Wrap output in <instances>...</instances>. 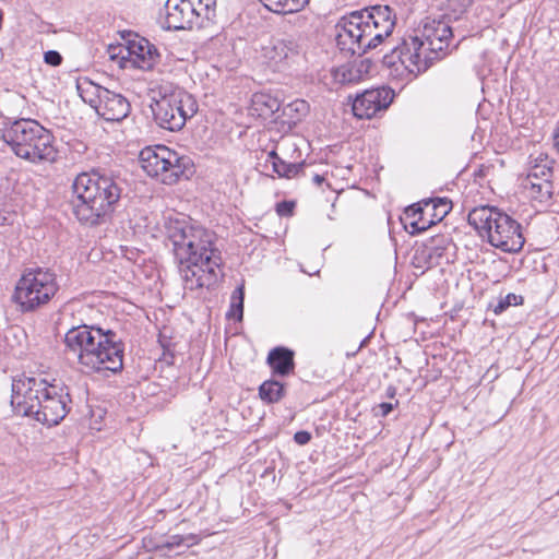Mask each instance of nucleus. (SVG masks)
<instances>
[{"mask_svg": "<svg viewBox=\"0 0 559 559\" xmlns=\"http://www.w3.org/2000/svg\"><path fill=\"white\" fill-rule=\"evenodd\" d=\"M129 51L136 57L138 64L143 70H151L160 58L155 45L143 37L138 41H131L129 45Z\"/></svg>", "mask_w": 559, "mask_h": 559, "instance_id": "f3484780", "label": "nucleus"}, {"mask_svg": "<svg viewBox=\"0 0 559 559\" xmlns=\"http://www.w3.org/2000/svg\"><path fill=\"white\" fill-rule=\"evenodd\" d=\"M295 209V202L293 201H281L276 204V213L280 216H292Z\"/></svg>", "mask_w": 559, "mask_h": 559, "instance_id": "4c0bfd02", "label": "nucleus"}, {"mask_svg": "<svg viewBox=\"0 0 559 559\" xmlns=\"http://www.w3.org/2000/svg\"><path fill=\"white\" fill-rule=\"evenodd\" d=\"M468 224L480 235L485 233L491 246L504 252L516 253L522 250L525 238L521 225L497 207L481 205L469 211Z\"/></svg>", "mask_w": 559, "mask_h": 559, "instance_id": "39448f33", "label": "nucleus"}, {"mask_svg": "<svg viewBox=\"0 0 559 559\" xmlns=\"http://www.w3.org/2000/svg\"><path fill=\"white\" fill-rule=\"evenodd\" d=\"M406 218H412L408 222L409 234L417 235L427 230L431 225L435 224L433 219H426L424 217V209L417 204H413L405 210Z\"/></svg>", "mask_w": 559, "mask_h": 559, "instance_id": "b1692460", "label": "nucleus"}, {"mask_svg": "<svg viewBox=\"0 0 559 559\" xmlns=\"http://www.w3.org/2000/svg\"><path fill=\"white\" fill-rule=\"evenodd\" d=\"M267 364L276 376L286 377L294 371V352L287 347H275L267 355Z\"/></svg>", "mask_w": 559, "mask_h": 559, "instance_id": "a211bd4d", "label": "nucleus"}, {"mask_svg": "<svg viewBox=\"0 0 559 559\" xmlns=\"http://www.w3.org/2000/svg\"><path fill=\"white\" fill-rule=\"evenodd\" d=\"M76 90L83 102L96 110L107 88L94 83L88 78H82L76 82Z\"/></svg>", "mask_w": 559, "mask_h": 559, "instance_id": "4be33fe9", "label": "nucleus"}, {"mask_svg": "<svg viewBox=\"0 0 559 559\" xmlns=\"http://www.w3.org/2000/svg\"><path fill=\"white\" fill-rule=\"evenodd\" d=\"M229 111H235L233 106H229Z\"/></svg>", "mask_w": 559, "mask_h": 559, "instance_id": "3c124183", "label": "nucleus"}, {"mask_svg": "<svg viewBox=\"0 0 559 559\" xmlns=\"http://www.w3.org/2000/svg\"><path fill=\"white\" fill-rule=\"evenodd\" d=\"M393 97V91L385 86L366 90L361 94H357L353 100V114L359 119H370L379 111L385 110Z\"/></svg>", "mask_w": 559, "mask_h": 559, "instance_id": "ddd939ff", "label": "nucleus"}, {"mask_svg": "<svg viewBox=\"0 0 559 559\" xmlns=\"http://www.w3.org/2000/svg\"><path fill=\"white\" fill-rule=\"evenodd\" d=\"M195 537L193 535H173L166 540L152 543L150 540L148 550L158 552L160 556H170L175 551L177 555L181 554V548H189L192 546Z\"/></svg>", "mask_w": 559, "mask_h": 559, "instance_id": "aec40b11", "label": "nucleus"}, {"mask_svg": "<svg viewBox=\"0 0 559 559\" xmlns=\"http://www.w3.org/2000/svg\"><path fill=\"white\" fill-rule=\"evenodd\" d=\"M95 352H99V372L103 370L118 373L123 368L124 343L118 333L111 329L97 332Z\"/></svg>", "mask_w": 559, "mask_h": 559, "instance_id": "f8f14e48", "label": "nucleus"}, {"mask_svg": "<svg viewBox=\"0 0 559 559\" xmlns=\"http://www.w3.org/2000/svg\"><path fill=\"white\" fill-rule=\"evenodd\" d=\"M472 3V0H448L444 13L441 17L450 23L459 21L466 14Z\"/></svg>", "mask_w": 559, "mask_h": 559, "instance_id": "7c9ffc66", "label": "nucleus"}, {"mask_svg": "<svg viewBox=\"0 0 559 559\" xmlns=\"http://www.w3.org/2000/svg\"><path fill=\"white\" fill-rule=\"evenodd\" d=\"M525 188L531 198L540 203L548 202L552 197V181H525Z\"/></svg>", "mask_w": 559, "mask_h": 559, "instance_id": "c756f323", "label": "nucleus"}, {"mask_svg": "<svg viewBox=\"0 0 559 559\" xmlns=\"http://www.w3.org/2000/svg\"><path fill=\"white\" fill-rule=\"evenodd\" d=\"M295 53L296 51H293L292 43L281 40L276 41L273 47L265 51V58L270 61V63L277 67L286 61L289 56Z\"/></svg>", "mask_w": 559, "mask_h": 559, "instance_id": "cd10ccee", "label": "nucleus"}, {"mask_svg": "<svg viewBox=\"0 0 559 559\" xmlns=\"http://www.w3.org/2000/svg\"><path fill=\"white\" fill-rule=\"evenodd\" d=\"M128 187V180L120 170L96 168L81 173L71 187L72 214L84 226L107 224L120 209Z\"/></svg>", "mask_w": 559, "mask_h": 559, "instance_id": "f257e3e1", "label": "nucleus"}, {"mask_svg": "<svg viewBox=\"0 0 559 559\" xmlns=\"http://www.w3.org/2000/svg\"><path fill=\"white\" fill-rule=\"evenodd\" d=\"M394 395H395V389H394V388H392V386H390V388L388 389V396H389V397H393Z\"/></svg>", "mask_w": 559, "mask_h": 559, "instance_id": "09e8293b", "label": "nucleus"}, {"mask_svg": "<svg viewBox=\"0 0 559 559\" xmlns=\"http://www.w3.org/2000/svg\"><path fill=\"white\" fill-rule=\"evenodd\" d=\"M286 393L285 384L277 380H266L259 386V396L266 404L280 402Z\"/></svg>", "mask_w": 559, "mask_h": 559, "instance_id": "a878e982", "label": "nucleus"}, {"mask_svg": "<svg viewBox=\"0 0 559 559\" xmlns=\"http://www.w3.org/2000/svg\"><path fill=\"white\" fill-rule=\"evenodd\" d=\"M267 162L272 164V169L282 178H295L298 176H306L305 169L307 164L301 163H286L283 160L275 151H271L267 156Z\"/></svg>", "mask_w": 559, "mask_h": 559, "instance_id": "412c9836", "label": "nucleus"}, {"mask_svg": "<svg viewBox=\"0 0 559 559\" xmlns=\"http://www.w3.org/2000/svg\"><path fill=\"white\" fill-rule=\"evenodd\" d=\"M448 242L449 239L443 236L431 237L430 245L425 246V248L420 252V257L425 260L427 269H430L439 264L438 259L442 257V250L445 249V243Z\"/></svg>", "mask_w": 559, "mask_h": 559, "instance_id": "393cba45", "label": "nucleus"}, {"mask_svg": "<svg viewBox=\"0 0 559 559\" xmlns=\"http://www.w3.org/2000/svg\"><path fill=\"white\" fill-rule=\"evenodd\" d=\"M2 139L21 158L31 162L55 159L53 136L35 120L20 119L13 121L3 130Z\"/></svg>", "mask_w": 559, "mask_h": 559, "instance_id": "423d86ee", "label": "nucleus"}, {"mask_svg": "<svg viewBox=\"0 0 559 559\" xmlns=\"http://www.w3.org/2000/svg\"><path fill=\"white\" fill-rule=\"evenodd\" d=\"M131 110L129 100L119 93L106 90L96 112L106 121H121Z\"/></svg>", "mask_w": 559, "mask_h": 559, "instance_id": "dca6fc26", "label": "nucleus"}, {"mask_svg": "<svg viewBox=\"0 0 559 559\" xmlns=\"http://www.w3.org/2000/svg\"><path fill=\"white\" fill-rule=\"evenodd\" d=\"M523 304V297L521 295H515L513 293L508 294L506 297H501L498 299L497 304L492 306V310L495 314H501L504 312L510 306H519Z\"/></svg>", "mask_w": 559, "mask_h": 559, "instance_id": "473e14b6", "label": "nucleus"}, {"mask_svg": "<svg viewBox=\"0 0 559 559\" xmlns=\"http://www.w3.org/2000/svg\"><path fill=\"white\" fill-rule=\"evenodd\" d=\"M554 141H555V145L558 147V151H559V127L557 128V130L554 133Z\"/></svg>", "mask_w": 559, "mask_h": 559, "instance_id": "de8ad7c7", "label": "nucleus"}, {"mask_svg": "<svg viewBox=\"0 0 559 559\" xmlns=\"http://www.w3.org/2000/svg\"><path fill=\"white\" fill-rule=\"evenodd\" d=\"M396 15L389 5H372L343 15L336 23V43L341 51L364 56L392 35Z\"/></svg>", "mask_w": 559, "mask_h": 559, "instance_id": "7ed1b4c3", "label": "nucleus"}, {"mask_svg": "<svg viewBox=\"0 0 559 559\" xmlns=\"http://www.w3.org/2000/svg\"><path fill=\"white\" fill-rule=\"evenodd\" d=\"M243 287H237L233 295L230 300V307L229 310L226 312L227 319H234L236 321H241L243 317Z\"/></svg>", "mask_w": 559, "mask_h": 559, "instance_id": "2f4dec72", "label": "nucleus"}, {"mask_svg": "<svg viewBox=\"0 0 559 559\" xmlns=\"http://www.w3.org/2000/svg\"><path fill=\"white\" fill-rule=\"evenodd\" d=\"M394 408V405L392 403H381L378 405L379 412L377 414H380L381 416L385 417L388 416Z\"/></svg>", "mask_w": 559, "mask_h": 559, "instance_id": "37998d69", "label": "nucleus"}, {"mask_svg": "<svg viewBox=\"0 0 559 559\" xmlns=\"http://www.w3.org/2000/svg\"><path fill=\"white\" fill-rule=\"evenodd\" d=\"M226 57L227 56L224 57V56L219 55L218 59H217V63H215L213 67L218 69V70H221L223 68L228 69V70L234 69L236 63H237L236 60H234V59L233 60H225Z\"/></svg>", "mask_w": 559, "mask_h": 559, "instance_id": "58836bf2", "label": "nucleus"}, {"mask_svg": "<svg viewBox=\"0 0 559 559\" xmlns=\"http://www.w3.org/2000/svg\"><path fill=\"white\" fill-rule=\"evenodd\" d=\"M193 10V1L167 0L159 23L167 31L192 28L195 25Z\"/></svg>", "mask_w": 559, "mask_h": 559, "instance_id": "4468645a", "label": "nucleus"}, {"mask_svg": "<svg viewBox=\"0 0 559 559\" xmlns=\"http://www.w3.org/2000/svg\"><path fill=\"white\" fill-rule=\"evenodd\" d=\"M144 171L165 185L177 183L180 179H189L195 173L192 159L180 155L166 145L146 146L139 154Z\"/></svg>", "mask_w": 559, "mask_h": 559, "instance_id": "0eeeda50", "label": "nucleus"}, {"mask_svg": "<svg viewBox=\"0 0 559 559\" xmlns=\"http://www.w3.org/2000/svg\"><path fill=\"white\" fill-rule=\"evenodd\" d=\"M44 61L46 64L51 67H59L62 63L63 58L59 51L48 50L44 53Z\"/></svg>", "mask_w": 559, "mask_h": 559, "instance_id": "e433bc0d", "label": "nucleus"}, {"mask_svg": "<svg viewBox=\"0 0 559 559\" xmlns=\"http://www.w3.org/2000/svg\"><path fill=\"white\" fill-rule=\"evenodd\" d=\"M219 261H221V252L217 249L212 247V265L215 264L218 266Z\"/></svg>", "mask_w": 559, "mask_h": 559, "instance_id": "a18cd8bd", "label": "nucleus"}, {"mask_svg": "<svg viewBox=\"0 0 559 559\" xmlns=\"http://www.w3.org/2000/svg\"><path fill=\"white\" fill-rule=\"evenodd\" d=\"M432 204V209L435 211L433 216L437 221H441L452 209V202L447 198H437L433 200H429L426 202V206Z\"/></svg>", "mask_w": 559, "mask_h": 559, "instance_id": "f704fd0d", "label": "nucleus"}, {"mask_svg": "<svg viewBox=\"0 0 559 559\" xmlns=\"http://www.w3.org/2000/svg\"><path fill=\"white\" fill-rule=\"evenodd\" d=\"M271 12L276 14H292L300 12L310 0H260Z\"/></svg>", "mask_w": 559, "mask_h": 559, "instance_id": "5701e85b", "label": "nucleus"}, {"mask_svg": "<svg viewBox=\"0 0 559 559\" xmlns=\"http://www.w3.org/2000/svg\"><path fill=\"white\" fill-rule=\"evenodd\" d=\"M160 96L159 100L154 99L151 108L156 123L163 129L178 131L198 111L193 97L178 87L166 86Z\"/></svg>", "mask_w": 559, "mask_h": 559, "instance_id": "1a4fd4ad", "label": "nucleus"}, {"mask_svg": "<svg viewBox=\"0 0 559 559\" xmlns=\"http://www.w3.org/2000/svg\"><path fill=\"white\" fill-rule=\"evenodd\" d=\"M280 108L281 103L276 97L267 93L254 94L249 107V115L266 120L272 118L273 115L280 110Z\"/></svg>", "mask_w": 559, "mask_h": 559, "instance_id": "6ab92c4d", "label": "nucleus"}, {"mask_svg": "<svg viewBox=\"0 0 559 559\" xmlns=\"http://www.w3.org/2000/svg\"><path fill=\"white\" fill-rule=\"evenodd\" d=\"M58 290L53 271L44 267L28 269L17 281L11 299L22 312H33L48 304Z\"/></svg>", "mask_w": 559, "mask_h": 559, "instance_id": "6e6552de", "label": "nucleus"}, {"mask_svg": "<svg viewBox=\"0 0 559 559\" xmlns=\"http://www.w3.org/2000/svg\"><path fill=\"white\" fill-rule=\"evenodd\" d=\"M96 342L97 341L91 343V347H88L84 354H80L76 357L79 365L85 373L99 372L100 354L99 352H95Z\"/></svg>", "mask_w": 559, "mask_h": 559, "instance_id": "c85d7f7f", "label": "nucleus"}, {"mask_svg": "<svg viewBox=\"0 0 559 559\" xmlns=\"http://www.w3.org/2000/svg\"><path fill=\"white\" fill-rule=\"evenodd\" d=\"M70 389L61 381L21 374L12 380L11 405L16 414L48 427L59 425L71 411Z\"/></svg>", "mask_w": 559, "mask_h": 559, "instance_id": "f03ea898", "label": "nucleus"}, {"mask_svg": "<svg viewBox=\"0 0 559 559\" xmlns=\"http://www.w3.org/2000/svg\"><path fill=\"white\" fill-rule=\"evenodd\" d=\"M193 19L198 27L204 26V21L210 19V1H194Z\"/></svg>", "mask_w": 559, "mask_h": 559, "instance_id": "72a5a7b5", "label": "nucleus"}, {"mask_svg": "<svg viewBox=\"0 0 559 559\" xmlns=\"http://www.w3.org/2000/svg\"><path fill=\"white\" fill-rule=\"evenodd\" d=\"M290 106H294L295 110L298 112L306 111L308 107L305 100H296Z\"/></svg>", "mask_w": 559, "mask_h": 559, "instance_id": "c03bdc74", "label": "nucleus"}, {"mask_svg": "<svg viewBox=\"0 0 559 559\" xmlns=\"http://www.w3.org/2000/svg\"><path fill=\"white\" fill-rule=\"evenodd\" d=\"M311 440V433L306 430L297 431L294 435V441L299 445H305Z\"/></svg>", "mask_w": 559, "mask_h": 559, "instance_id": "a19ab883", "label": "nucleus"}, {"mask_svg": "<svg viewBox=\"0 0 559 559\" xmlns=\"http://www.w3.org/2000/svg\"><path fill=\"white\" fill-rule=\"evenodd\" d=\"M349 73H350V76L348 78V80L352 81L355 79V76L352 75V71H349Z\"/></svg>", "mask_w": 559, "mask_h": 559, "instance_id": "8fccbe9b", "label": "nucleus"}, {"mask_svg": "<svg viewBox=\"0 0 559 559\" xmlns=\"http://www.w3.org/2000/svg\"><path fill=\"white\" fill-rule=\"evenodd\" d=\"M324 180V178L319 175V174H314L312 176V181L317 185V186H320L322 183V181Z\"/></svg>", "mask_w": 559, "mask_h": 559, "instance_id": "49530a36", "label": "nucleus"}, {"mask_svg": "<svg viewBox=\"0 0 559 559\" xmlns=\"http://www.w3.org/2000/svg\"><path fill=\"white\" fill-rule=\"evenodd\" d=\"M371 66H372V61L369 58L361 60L359 66L356 69V71L358 73V78H361L364 74H369Z\"/></svg>", "mask_w": 559, "mask_h": 559, "instance_id": "79ce46f5", "label": "nucleus"}, {"mask_svg": "<svg viewBox=\"0 0 559 559\" xmlns=\"http://www.w3.org/2000/svg\"><path fill=\"white\" fill-rule=\"evenodd\" d=\"M167 228L168 245L179 263L185 287L193 290L210 288V238L206 233L195 240V235H188L185 222H170ZM191 231V228L189 229Z\"/></svg>", "mask_w": 559, "mask_h": 559, "instance_id": "20e7f679", "label": "nucleus"}, {"mask_svg": "<svg viewBox=\"0 0 559 559\" xmlns=\"http://www.w3.org/2000/svg\"><path fill=\"white\" fill-rule=\"evenodd\" d=\"M383 67L391 70V74L401 75L404 71L417 75L431 66V58L423 56V43L416 36L403 38L402 43L393 47L381 58Z\"/></svg>", "mask_w": 559, "mask_h": 559, "instance_id": "9d476101", "label": "nucleus"}, {"mask_svg": "<svg viewBox=\"0 0 559 559\" xmlns=\"http://www.w3.org/2000/svg\"><path fill=\"white\" fill-rule=\"evenodd\" d=\"M105 329L98 325L82 324L72 326L64 335L66 353L72 354L75 358L80 354L91 347V343L96 341L97 332H103Z\"/></svg>", "mask_w": 559, "mask_h": 559, "instance_id": "2eb2a0df", "label": "nucleus"}, {"mask_svg": "<svg viewBox=\"0 0 559 559\" xmlns=\"http://www.w3.org/2000/svg\"><path fill=\"white\" fill-rule=\"evenodd\" d=\"M192 429L195 431V432H199L201 435H206L209 432L207 430V424L210 421V417L204 413V414H199V413H195L192 418Z\"/></svg>", "mask_w": 559, "mask_h": 559, "instance_id": "c9c22d12", "label": "nucleus"}, {"mask_svg": "<svg viewBox=\"0 0 559 559\" xmlns=\"http://www.w3.org/2000/svg\"><path fill=\"white\" fill-rule=\"evenodd\" d=\"M215 124H219L223 130H227L231 128L233 120L225 112L219 111L218 117H215Z\"/></svg>", "mask_w": 559, "mask_h": 559, "instance_id": "ea45409f", "label": "nucleus"}, {"mask_svg": "<svg viewBox=\"0 0 559 559\" xmlns=\"http://www.w3.org/2000/svg\"><path fill=\"white\" fill-rule=\"evenodd\" d=\"M554 160L539 156L531 167L525 181H551Z\"/></svg>", "mask_w": 559, "mask_h": 559, "instance_id": "bb28decb", "label": "nucleus"}, {"mask_svg": "<svg viewBox=\"0 0 559 559\" xmlns=\"http://www.w3.org/2000/svg\"><path fill=\"white\" fill-rule=\"evenodd\" d=\"M453 28L451 23L443 17L437 20H428L423 26L421 35L424 40L423 56H429L431 58V64L435 60L441 59L447 55V49L450 46V41L453 38Z\"/></svg>", "mask_w": 559, "mask_h": 559, "instance_id": "9b49d317", "label": "nucleus"}]
</instances>
